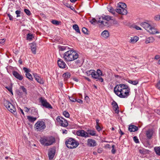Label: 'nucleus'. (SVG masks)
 <instances>
[{
    "instance_id": "obj_30",
    "label": "nucleus",
    "mask_w": 160,
    "mask_h": 160,
    "mask_svg": "<svg viewBox=\"0 0 160 160\" xmlns=\"http://www.w3.org/2000/svg\"><path fill=\"white\" fill-rule=\"evenodd\" d=\"M63 77L65 79L69 78L70 77V74L69 72H67L63 74Z\"/></svg>"
},
{
    "instance_id": "obj_64",
    "label": "nucleus",
    "mask_w": 160,
    "mask_h": 160,
    "mask_svg": "<svg viewBox=\"0 0 160 160\" xmlns=\"http://www.w3.org/2000/svg\"><path fill=\"white\" fill-rule=\"evenodd\" d=\"M119 132L122 135L124 134V133L122 132L121 130V129H120Z\"/></svg>"
},
{
    "instance_id": "obj_6",
    "label": "nucleus",
    "mask_w": 160,
    "mask_h": 160,
    "mask_svg": "<svg viewBox=\"0 0 160 160\" xmlns=\"http://www.w3.org/2000/svg\"><path fill=\"white\" fill-rule=\"evenodd\" d=\"M41 143L45 146H49L53 143L55 140L54 138L52 137H43L40 139Z\"/></svg>"
},
{
    "instance_id": "obj_21",
    "label": "nucleus",
    "mask_w": 160,
    "mask_h": 160,
    "mask_svg": "<svg viewBox=\"0 0 160 160\" xmlns=\"http://www.w3.org/2000/svg\"><path fill=\"white\" fill-rule=\"evenodd\" d=\"M31 46V49L32 53L34 54H36L37 53L36 49L37 46L36 44L34 43H32Z\"/></svg>"
},
{
    "instance_id": "obj_17",
    "label": "nucleus",
    "mask_w": 160,
    "mask_h": 160,
    "mask_svg": "<svg viewBox=\"0 0 160 160\" xmlns=\"http://www.w3.org/2000/svg\"><path fill=\"white\" fill-rule=\"evenodd\" d=\"M58 66L61 68H65L66 64L61 59H59L58 61Z\"/></svg>"
},
{
    "instance_id": "obj_54",
    "label": "nucleus",
    "mask_w": 160,
    "mask_h": 160,
    "mask_svg": "<svg viewBox=\"0 0 160 160\" xmlns=\"http://www.w3.org/2000/svg\"><path fill=\"white\" fill-rule=\"evenodd\" d=\"M96 79H98L97 81H98L101 82H103V80L101 77H98V78H97Z\"/></svg>"
},
{
    "instance_id": "obj_50",
    "label": "nucleus",
    "mask_w": 160,
    "mask_h": 160,
    "mask_svg": "<svg viewBox=\"0 0 160 160\" xmlns=\"http://www.w3.org/2000/svg\"><path fill=\"white\" fill-rule=\"evenodd\" d=\"M82 31L85 34H87L88 33V30L85 28H82Z\"/></svg>"
},
{
    "instance_id": "obj_1",
    "label": "nucleus",
    "mask_w": 160,
    "mask_h": 160,
    "mask_svg": "<svg viewBox=\"0 0 160 160\" xmlns=\"http://www.w3.org/2000/svg\"><path fill=\"white\" fill-rule=\"evenodd\" d=\"M114 92L118 97L122 98H126L130 94V88L129 86L125 84L116 85L114 89Z\"/></svg>"
},
{
    "instance_id": "obj_55",
    "label": "nucleus",
    "mask_w": 160,
    "mask_h": 160,
    "mask_svg": "<svg viewBox=\"0 0 160 160\" xmlns=\"http://www.w3.org/2000/svg\"><path fill=\"white\" fill-rule=\"evenodd\" d=\"M69 98L71 102H75L76 101H77L76 99H74V98H73L72 97H69Z\"/></svg>"
},
{
    "instance_id": "obj_56",
    "label": "nucleus",
    "mask_w": 160,
    "mask_h": 160,
    "mask_svg": "<svg viewBox=\"0 0 160 160\" xmlns=\"http://www.w3.org/2000/svg\"><path fill=\"white\" fill-rule=\"evenodd\" d=\"M112 152L113 153H114L115 152H116V150H115V149H114V145H113L112 146Z\"/></svg>"
},
{
    "instance_id": "obj_25",
    "label": "nucleus",
    "mask_w": 160,
    "mask_h": 160,
    "mask_svg": "<svg viewBox=\"0 0 160 160\" xmlns=\"http://www.w3.org/2000/svg\"><path fill=\"white\" fill-rule=\"evenodd\" d=\"M89 135L92 136H97L96 134V131L93 130H88Z\"/></svg>"
},
{
    "instance_id": "obj_29",
    "label": "nucleus",
    "mask_w": 160,
    "mask_h": 160,
    "mask_svg": "<svg viewBox=\"0 0 160 160\" xmlns=\"http://www.w3.org/2000/svg\"><path fill=\"white\" fill-rule=\"evenodd\" d=\"M108 10L110 12L113 14H115V11L114 9L111 6H109L108 7Z\"/></svg>"
},
{
    "instance_id": "obj_10",
    "label": "nucleus",
    "mask_w": 160,
    "mask_h": 160,
    "mask_svg": "<svg viewBox=\"0 0 160 160\" xmlns=\"http://www.w3.org/2000/svg\"><path fill=\"white\" fill-rule=\"evenodd\" d=\"M57 122L62 127H67L68 125L67 121L63 118L58 116L56 118Z\"/></svg>"
},
{
    "instance_id": "obj_37",
    "label": "nucleus",
    "mask_w": 160,
    "mask_h": 160,
    "mask_svg": "<svg viewBox=\"0 0 160 160\" xmlns=\"http://www.w3.org/2000/svg\"><path fill=\"white\" fill-rule=\"evenodd\" d=\"M97 75H98V77H100V76H102V72L99 69H98L97 70Z\"/></svg>"
},
{
    "instance_id": "obj_13",
    "label": "nucleus",
    "mask_w": 160,
    "mask_h": 160,
    "mask_svg": "<svg viewBox=\"0 0 160 160\" xmlns=\"http://www.w3.org/2000/svg\"><path fill=\"white\" fill-rule=\"evenodd\" d=\"M144 41L145 43L147 44L153 43L155 41V38L153 36L146 37Z\"/></svg>"
},
{
    "instance_id": "obj_5",
    "label": "nucleus",
    "mask_w": 160,
    "mask_h": 160,
    "mask_svg": "<svg viewBox=\"0 0 160 160\" xmlns=\"http://www.w3.org/2000/svg\"><path fill=\"white\" fill-rule=\"evenodd\" d=\"M112 20V17L109 16L102 17L99 18L98 21V25L100 27L108 26L109 25L108 22Z\"/></svg>"
},
{
    "instance_id": "obj_35",
    "label": "nucleus",
    "mask_w": 160,
    "mask_h": 160,
    "mask_svg": "<svg viewBox=\"0 0 160 160\" xmlns=\"http://www.w3.org/2000/svg\"><path fill=\"white\" fill-rule=\"evenodd\" d=\"M128 82L131 84H132L133 85H136L138 83V82L137 80H129L128 81Z\"/></svg>"
},
{
    "instance_id": "obj_36",
    "label": "nucleus",
    "mask_w": 160,
    "mask_h": 160,
    "mask_svg": "<svg viewBox=\"0 0 160 160\" xmlns=\"http://www.w3.org/2000/svg\"><path fill=\"white\" fill-rule=\"evenodd\" d=\"M156 21L160 20V15L158 14L155 15L153 18Z\"/></svg>"
},
{
    "instance_id": "obj_8",
    "label": "nucleus",
    "mask_w": 160,
    "mask_h": 160,
    "mask_svg": "<svg viewBox=\"0 0 160 160\" xmlns=\"http://www.w3.org/2000/svg\"><path fill=\"white\" fill-rule=\"evenodd\" d=\"M4 104L8 111L15 115L17 114V112L15 107L9 101L6 100H4Z\"/></svg>"
},
{
    "instance_id": "obj_59",
    "label": "nucleus",
    "mask_w": 160,
    "mask_h": 160,
    "mask_svg": "<svg viewBox=\"0 0 160 160\" xmlns=\"http://www.w3.org/2000/svg\"><path fill=\"white\" fill-rule=\"evenodd\" d=\"M80 103H82L83 101L81 99H78L76 101Z\"/></svg>"
},
{
    "instance_id": "obj_61",
    "label": "nucleus",
    "mask_w": 160,
    "mask_h": 160,
    "mask_svg": "<svg viewBox=\"0 0 160 160\" xmlns=\"http://www.w3.org/2000/svg\"><path fill=\"white\" fill-rule=\"evenodd\" d=\"M96 125H99V120L98 119L96 120Z\"/></svg>"
},
{
    "instance_id": "obj_44",
    "label": "nucleus",
    "mask_w": 160,
    "mask_h": 160,
    "mask_svg": "<svg viewBox=\"0 0 160 160\" xmlns=\"http://www.w3.org/2000/svg\"><path fill=\"white\" fill-rule=\"evenodd\" d=\"M92 71V70H91L87 71L86 72V74L88 76H90V75H91Z\"/></svg>"
},
{
    "instance_id": "obj_18",
    "label": "nucleus",
    "mask_w": 160,
    "mask_h": 160,
    "mask_svg": "<svg viewBox=\"0 0 160 160\" xmlns=\"http://www.w3.org/2000/svg\"><path fill=\"white\" fill-rule=\"evenodd\" d=\"M55 150L54 149L50 150L48 153V156L50 160H52L55 155Z\"/></svg>"
},
{
    "instance_id": "obj_47",
    "label": "nucleus",
    "mask_w": 160,
    "mask_h": 160,
    "mask_svg": "<svg viewBox=\"0 0 160 160\" xmlns=\"http://www.w3.org/2000/svg\"><path fill=\"white\" fill-rule=\"evenodd\" d=\"M20 13L21 11L19 10H17L16 11L15 13L17 14V17H18L20 16Z\"/></svg>"
},
{
    "instance_id": "obj_22",
    "label": "nucleus",
    "mask_w": 160,
    "mask_h": 160,
    "mask_svg": "<svg viewBox=\"0 0 160 160\" xmlns=\"http://www.w3.org/2000/svg\"><path fill=\"white\" fill-rule=\"evenodd\" d=\"M101 35L102 38H107L109 36V32L107 30H104L102 32Z\"/></svg>"
},
{
    "instance_id": "obj_57",
    "label": "nucleus",
    "mask_w": 160,
    "mask_h": 160,
    "mask_svg": "<svg viewBox=\"0 0 160 160\" xmlns=\"http://www.w3.org/2000/svg\"><path fill=\"white\" fill-rule=\"evenodd\" d=\"M135 28L137 30H141L142 29L140 27L137 26L135 27Z\"/></svg>"
},
{
    "instance_id": "obj_15",
    "label": "nucleus",
    "mask_w": 160,
    "mask_h": 160,
    "mask_svg": "<svg viewBox=\"0 0 160 160\" xmlns=\"http://www.w3.org/2000/svg\"><path fill=\"white\" fill-rule=\"evenodd\" d=\"M139 37L136 36H132L130 37L129 42L133 44L136 43L139 40Z\"/></svg>"
},
{
    "instance_id": "obj_2",
    "label": "nucleus",
    "mask_w": 160,
    "mask_h": 160,
    "mask_svg": "<svg viewBox=\"0 0 160 160\" xmlns=\"http://www.w3.org/2000/svg\"><path fill=\"white\" fill-rule=\"evenodd\" d=\"M141 26L143 27L147 32L150 35H158L157 37L160 39V32L156 28L153 27L150 23L146 22L141 23Z\"/></svg>"
},
{
    "instance_id": "obj_42",
    "label": "nucleus",
    "mask_w": 160,
    "mask_h": 160,
    "mask_svg": "<svg viewBox=\"0 0 160 160\" xmlns=\"http://www.w3.org/2000/svg\"><path fill=\"white\" fill-rule=\"evenodd\" d=\"M20 89L22 90L23 92H24L26 94H27V90L23 86H20Z\"/></svg>"
},
{
    "instance_id": "obj_26",
    "label": "nucleus",
    "mask_w": 160,
    "mask_h": 160,
    "mask_svg": "<svg viewBox=\"0 0 160 160\" xmlns=\"http://www.w3.org/2000/svg\"><path fill=\"white\" fill-rule=\"evenodd\" d=\"M139 152L140 153L144 154L148 153L149 151L142 148L139 149Z\"/></svg>"
},
{
    "instance_id": "obj_32",
    "label": "nucleus",
    "mask_w": 160,
    "mask_h": 160,
    "mask_svg": "<svg viewBox=\"0 0 160 160\" xmlns=\"http://www.w3.org/2000/svg\"><path fill=\"white\" fill-rule=\"evenodd\" d=\"M27 38L28 40L31 41L32 40L33 38V36L32 34L28 33L27 35Z\"/></svg>"
},
{
    "instance_id": "obj_41",
    "label": "nucleus",
    "mask_w": 160,
    "mask_h": 160,
    "mask_svg": "<svg viewBox=\"0 0 160 160\" xmlns=\"http://www.w3.org/2000/svg\"><path fill=\"white\" fill-rule=\"evenodd\" d=\"M113 24L116 26H119L120 25L118 22L115 20H113Z\"/></svg>"
},
{
    "instance_id": "obj_31",
    "label": "nucleus",
    "mask_w": 160,
    "mask_h": 160,
    "mask_svg": "<svg viewBox=\"0 0 160 160\" xmlns=\"http://www.w3.org/2000/svg\"><path fill=\"white\" fill-rule=\"evenodd\" d=\"M73 28L77 32L80 33V31L79 28L78 26L76 25L75 24L73 25Z\"/></svg>"
},
{
    "instance_id": "obj_45",
    "label": "nucleus",
    "mask_w": 160,
    "mask_h": 160,
    "mask_svg": "<svg viewBox=\"0 0 160 160\" xmlns=\"http://www.w3.org/2000/svg\"><path fill=\"white\" fill-rule=\"evenodd\" d=\"M6 88L11 93V94L13 95V93L12 91V88L11 87H6Z\"/></svg>"
},
{
    "instance_id": "obj_52",
    "label": "nucleus",
    "mask_w": 160,
    "mask_h": 160,
    "mask_svg": "<svg viewBox=\"0 0 160 160\" xmlns=\"http://www.w3.org/2000/svg\"><path fill=\"white\" fill-rule=\"evenodd\" d=\"M160 59V56L159 55H156L154 57V59L156 60H158Z\"/></svg>"
},
{
    "instance_id": "obj_63",
    "label": "nucleus",
    "mask_w": 160,
    "mask_h": 160,
    "mask_svg": "<svg viewBox=\"0 0 160 160\" xmlns=\"http://www.w3.org/2000/svg\"><path fill=\"white\" fill-rule=\"evenodd\" d=\"M67 131L66 130H62V133H67Z\"/></svg>"
},
{
    "instance_id": "obj_19",
    "label": "nucleus",
    "mask_w": 160,
    "mask_h": 160,
    "mask_svg": "<svg viewBox=\"0 0 160 160\" xmlns=\"http://www.w3.org/2000/svg\"><path fill=\"white\" fill-rule=\"evenodd\" d=\"M13 75L16 78L20 80H21L23 79L22 76L16 71L13 72Z\"/></svg>"
},
{
    "instance_id": "obj_7",
    "label": "nucleus",
    "mask_w": 160,
    "mask_h": 160,
    "mask_svg": "<svg viewBox=\"0 0 160 160\" xmlns=\"http://www.w3.org/2000/svg\"><path fill=\"white\" fill-rule=\"evenodd\" d=\"M65 143L67 147L70 149H73L78 147L79 143L74 139L70 138L66 140Z\"/></svg>"
},
{
    "instance_id": "obj_4",
    "label": "nucleus",
    "mask_w": 160,
    "mask_h": 160,
    "mask_svg": "<svg viewBox=\"0 0 160 160\" xmlns=\"http://www.w3.org/2000/svg\"><path fill=\"white\" fill-rule=\"evenodd\" d=\"M115 11L118 14L126 15L128 13L126 4L122 2H119L117 4Z\"/></svg>"
},
{
    "instance_id": "obj_60",
    "label": "nucleus",
    "mask_w": 160,
    "mask_h": 160,
    "mask_svg": "<svg viewBox=\"0 0 160 160\" xmlns=\"http://www.w3.org/2000/svg\"><path fill=\"white\" fill-rule=\"evenodd\" d=\"M25 112H28L29 111L30 109L26 107L24 108Z\"/></svg>"
},
{
    "instance_id": "obj_27",
    "label": "nucleus",
    "mask_w": 160,
    "mask_h": 160,
    "mask_svg": "<svg viewBox=\"0 0 160 160\" xmlns=\"http://www.w3.org/2000/svg\"><path fill=\"white\" fill-rule=\"evenodd\" d=\"M92 77V78L96 79L98 78V75L96 73V72L95 70H92V72L91 74Z\"/></svg>"
},
{
    "instance_id": "obj_28",
    "label": "nucleus",
    "mask_w": 160,
    "mask_h": 160,
    "mask_svg": "<svg viewBox=\"0 0 160 160\" xmlns=\"http://www.w3.org/2000/svg\"><path fill=\"white\" fill-rule=\"evenodd\" d=\"M27 118L29 122H32L35 121L37 119V118L30 116H28Z\"/></svg>"
},
{
    "instance_id": "obj_20",
    "label": "nucleus",
    "mask_w": 160,
    "mask_h": 160,
    "mask_svg": "<svg viewBox=\"0 0 160 160\" xmlns=\"http://www.w3.org/2000/svg\"><path fill=\"white\" fill-rule=\"evenodd\" d=\"M153 132L152 130H149L147 131L146 133L147 138L148 139H150L153 135Z\"/></svg>"
},
{
    "instance_id": "obj_40",
    "label": "nucleus",
    "mask_w": 160,
    "mask_h": 160,
    "mask_svg": "<svg viewBox=\"0 0 160 160\" xmlns=\"http://www.w3.org/2000/svg\"><path fill=\"white\" fill-rule=\"evenodd\" d=\"M63 115L66 118H69L70 115L69 113L67 111H65L63 112Z\"/></svg>"
},
{
    "instance_id": "obj_46",
    "label": "nucleus",
    "mask_w": 160,
    "mask_h": 160,
    "mask_svg": "<svg viewBox=\"0 0 160 160\" xmlns=\"http://www.w3.org/2000/svg\"><path fill=\"white\" fill-rule=\"evenodd\" d=\"M85 100L87 103H89L90 102V99L88 96H86L85 97Z\"/></svg>"
},
{
    "instance_id": "obj_58",
    "label": "nucleus",
    "mask_w": 160,
    "mask_h": 160,
    "mask_svg": "<svg viewBox=\"0 0 160 160\" xmlns=\"http://www.w3.org/2000/svg\"><path fill=\"white\" fill-rule=\"evenodd\" d=\"M8 16L9 18V19L11 20H12V16L10 15V14H8Z\"/></svg>"
},
{
    "instance_id": "obj_38",
    "label": "nucleus",
    "mask_w": 160,
    "mask_h": 160,
    "mask_svg": "<svg viewBox=\"0 0 160 160\" xmlns=\"http://www.w3.org/2000/svg\"><path fill=\"white\" fill-rule=\"evenodd\" d=\"M90 22L92 24H95L96 23L98 24V21H97L94 18H92L90 20Z\"/></svg>"
},
{
    "instance_id": "obj_16",
    "label": "nucleus",
    "mask_w": 160,
    "mask_h": 160,
    "mask_svg": "<svg viewBox=\"0 0 160 160\" xmlns=\"http://www.w3.org/2000/svg\"><path fill=\"white\" fill-rule=\"evenodd\" d=\"M33 76L37 81L41 84L44 83V81L36 73L33 74Z\"/></svg>"
},
{
    "instance_id": "obj_12",
    "label": "nucleus",
    "mask_w": 160,
    "mask_h": 160,
    "mask_svg": "<svg viewBox=\"0 0 160 160\" xmlns=\"http://www.w3.org/2000/svg\"><path fill=\"white\" fill-rule=\"evenodd\" d=\"M40 101L41 102L42 105L46 108L52 109V106L47 101L44 99L41 98H40Z\"/></svg>"
},
{
    "instance_id": "obj_39",
    "label": "nucleus",
    "mask_w": 160,
    "mask_h": 160,
    "mask_svg": "<svg viewBox=\"0 0 160 160\" xmlns=\"http://www.w3.org/2000/svg\"><path fill=\"white\" fill-rule=\"evenodd\" d=\"M52 22L54 24L58 25L61 24V22H60L58 21L55 20H53L52 21Z\"/></svg>"
},
{
    "instance_id": "obj_11",
    "label": "nucleus",
    "mask_w": 160,
    "mask_h": 160,
    "mask_svg": "<svg viewBox=\"0 0 160 160\" xmlns=\"http://www.w3.org/2000/svg\"><path fill=\"white\" fill-rule=\"evenodd\" d=\"M76 135L78 136L82 137H89V136L87 132L83 130H79L77 131Z\"/></svg>"
},
{
    "instance_id": "obj_9",
    "label": "nucleus",
    "mask_w": 160,
    "mask_h": 160,
    "mask_svg": "<svg viewBox=\"0 0 160 160\" xmlns=\"http://www.w3.org/2000/svg\"><path fill=\"white\" fill-rule=\"evenodd\" d=\"M46 127L45 123L41 120H38L34 125L35 130L37 131H41L44 130Z\"/></svg>"
},
{
    "instance_id": "obj_62",
    "label": "nucleus",
    "mask_w": 160,
    "mask_h": 160,
    "mask_svg": "<svg viewBox=\"0 0 160 160\" xmlns=\"http://www.w3.org/2000/svg\"><path fill=\"white\" fill-rule=\"evenodd\" d=\"M5 40L4 39H0V43H3L5 42Z\"/></svg>"
},
{
    "instance_id": "obj_33",
    "label": "nucleus",
    "mask_w": 160,
    "mask_h": 160,
    "mask_svg": "<svg viewBox=\"0 0 160 160\" xmlns=\"http://www.w3.org/2000/svg\"><path fill=\"white\" fill-rule=\"evenodd\" d=\"M154 150L157 154L160 156V147H155L154 148Z\"/></svg>"
},
{
    "instance_id": "obj_23",
    "label": "nucleus",
    "mask_w": 160,
    "mask_h": 160,
    "mask_svg": "<svg viewBox=\"0 0 160 160\" xmlns=\"http://www.w3.org/2000/svg\"><path fill=\"white\" fill-rule=\"evenodd\" d=\"M128 129L131 132H134L137 131L138 128L137 127L135 126L131 125L129 126Z\"/></svg>"
},
{
    "instance_id": "obj_51",
    "label": "nucleus",
    "mask_w": 160,
    "mask_h": 160,
    "mask_svg": "<svg viewBox=\"0 0 160 160\" xmlns=\"http://www.w3.org/2000/svg\"><path fill=\"white\" fill-rule=\"evenodd\" d=\"M156 87L157 89L160 90V81L157 83L156 85Z\"/></svg>"
},
{
    "instance_id": "obj_14",
    "label": "nucleus",
    "mask_w": 160,
    "mask_h": 160,
    "mask_svg": "<svg viewBox=\"0 0 160 160\" xmlns=\"http://www.w3.org/2000/svg\"><path fill=\"white\" fill-rule=\"evenodd\" d=\"M97 143L95 141L92 139H88L87 140V145L89 147H93L96 146Z\"/></svg>"
},
{
    "instance_id": "obj_49",
    "label": "nucleus",
    "mask_w": 160,
    "mask_h": 160,
    "mask_svg": "<svg viewBox=\"0 0 160 160\" xmlns=\"http://www.w3.org/2000/svg\"><path fill=\"white\" fill-rule=\"evenodd\" d=\"M133 140L134 141V142L137 143H139V141L138 139V138L136 136H135L133 137Z\"/></svg>"
},
{
    "instance_id": "obj_48",
    "label": "nucleus",
    "mask_w": 160,
    "mask_h": 160,
    "mask_svg": "<svg viewBox=\"0 0 160 160\" xmlns=\"http://www.w3.org/2000/svg\"><path fill=\"white\" fill-rule=\"evenodd\" d=\"M95 128L97 130L98 132H100L102 130V129L99 125H96L95 126Z\"/></svg>"
},
{
    "instance_id": "obj_53",
    "label": "nucleus",
    "mask_w": 160,
    "mask_h": 160,
    "mask_svg": "<svg viewBox=\"0 0 160 160\" xmlns=\"http://www.w3.org/2000/svg\"><path fill=\"white\" fill-rule=\"evenodd\" d=\"M23 69L26 72V73H29V72H30L29 69L26 68H23Z\"/></svg>"
},
{
    "instance_id": "obj_24",
    "label": "nucleus",
    "mask_w": 160,
    "mask_h": 160,
    "mask_svg": "<svg viewBox=\"0 0 160 160\" xmlns=\"http://www.w3.org/2000/svg\"><path fill=\"white\" fill-rule=\"evenodd\" d=\"M112 105L114 108V109H115V112L117 113H118L119 112L118 110V107L117 103L115 102H113L112 103Z\"/></svg>"
},
{
    "instance_id": "obj_43",
    "label": "nucleus",
    "mask_w": 160,
    "mask_h": 160,
    "mask_svg": "<svg viewBox=\"0 0 160 160\" xmlns=\"http://www.w3.org/2000/svg\"><path fill=\"white\" fill-rule=\"evenodd\" d=\"M24 11L25 13L28 15H30L31 14L30 11L28 9H24Z\"/></svg>"
},
{
    "instance_id": "obj_3",
    "label": "nucleus",
    "mask_w": 160,
    "mask_h": 160,
    "mask_svg": "<svg viewBox=\"0 0 160 160\" xmlns=\"http://www.w3.org/2000/svg\"><path fill=\"white\" fill-rule=\"evenodd\" d=\"M78 57V55L77 52L74 50H69L64 53L63 58L66 62L73 61Z\"/></svg>"
},
{
    "instance_id": "obj_34",
    "label": "nucleus",
    "mask_w": 160,
    "mask_h": 160,
    "mask_svg": "<svg viewBox=\"0 0 160 160\" xmlns=\"http://www.w3.org/2000/svg\"><path fill=\"white\" fill-rule=\"evenodd\" d=\"M26 75L27 78H28L31 81H33V78L31 74L30 73H26Z\"/></svg>"
}]
</instances>
